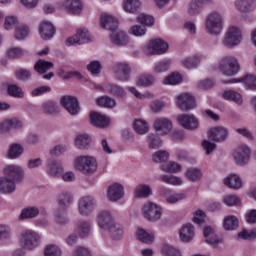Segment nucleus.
<instances>
[{"label": "nucleus", "mask_w": 256, "mask_h": 256, "mask_svg": "<svg viewBox=\"0 0 256 256\" xmlns=\"http://www.w3.org/2000/svg\"><path fill=\"white\" fill-rule=\"evenodd\" d=\"M64 7L71 15H80L83 11V4L81 0H66Z\"/></svg>", "instance_id": "393cba45"}, {"label": "nucleus", "mask_w": 256, "mask_h": 256, "mask_svg": "<svg viewBox=\"0 0 256 256\" xmlns=\"http://www.w3.org/2000/svg\"><path fill=\"white\" fill-rule=\"evenodd\" d=\"M183 81V77L179 73H172L164 80V85H179Z\"/></svg>", "instance_id": "680f3d73"}, {"label": "nucleus", "mask_w": 256, "mask_h": 256, "mask_svg": "<svg viewBox=\"0 0 256 256\" xmlns=\"http://www.w3.org/2000/svg\"><path fill=\"white\" fill-rule=\"evenodd\" d=\"M97 104L100 107H106V109H115V107H117V101L109 96H102L98 98Z\"/></svg>", "instance_id": "c03bdc74"}, {"label": "nucleus", "mask_w": 256, "mask_h": 256, "mask_svg": "<svg viewBox=\"0 0 256 256\" xmlns=\"http://www.w3.org/2000/svg\"><path fill=\"white\" fill-rule=\"evenodd\" d=\"M155 83V76L151 74H142L139 76L136 85L138 87H151Z\"/></svg>", "instance_id": "a19ab883"}, {"label": "nucleus", "mask_w": 256, "mask_h": 256, "mask_svg": "<svg viewBox=\"0 0 256 256\" xmlns=\"http://www.w3.org/2000/svg\"><path fill=\"white\" fill-rule=\"evenodd\" d=\"M203 235L206 243L211 247H217L221 243V238L215 233V229L211 226H206L203 230Z\"/></svg>", "instance_id": "412c9836"}, {"label": "nucleus", "mask_w": 256, "mask_h": 256, "mask_svg": "<svg viewBox=\"0 0 256 256\" xmlns=\"http://www.w3.org/2000/svg\"><path fill=\"white\" fill-rule=\"evenodd\" d=\"M108 231L112 237V239H121L123 237V226L121 224H115L108 228Z\"/></svg>", "instance_id": "13d9d810"}, {"label": "nucleus", "mask_w": 256, "mask_h": 256, "mask_svg": "<svg viewBox=\"0 0 256 256\" xmlns=\"http://www.w3.org/2000/svg\"><path fill=\"white\" fill-rule=\"evenodd\" d=\"M223 98L226 99V101H234V103H237L238 105H241L243 103V98L241 97V94L233 91V90H226L223 92Z\"/></svg>", "instance_id": "de8ad7c7"}, {"label": "nucleus", "mask_w": 256, "mask_h": 256, "mask_svg": "<svg viewBox=\"0 0 256 256\" xmlns=\"http://www.w3.org/2000/svg\"><path fill=\"white\" fill-rule=\"evenodd\" d=\"M42 107L44 113H47L48 115H55V113H59V105L53 101L45 102Z\"/></svg>", "instance_id": "4d7b16f0"}, {"label": "nucleus", "mask_w": 256, "mask_h": 256, "mask_svg": "<svg viewBox=\"0 0 256 256\" xmlns=\"http://www.w3.org/2000/svg\"><path fill=\"white\" fill-rule=\"evenodd\" d=\"M73 203V194L71 192H61L58 195V207L60 209H67Z\"/></svg>", "instance_id": "72a5a7b5"}, {"label": "nucleus", "mask_w": 256, "mask_h": 256, "mask_svg": "<svg viewBox=\"0 0 256 256\" xmlns=\"http://www.w3.org/2000/svg\"><path fill=\"white\" fill-rule=\"evenodd\" d=\"M152 161H154V163H165L166 161H169V152L165 150L155 152L152 155Z\"/></svg>", "instance_id": "6e6d98bb"}, {"label": "nucleus", "mask_w": 256, "mask_h": 256, "mask_svg": "<svg viewBox=\"0 0 256 256\" xmlns=\"http://www.w3.org/2000/svg\"><path fill=\"white\" fill-rule=\"evenodd\" d=\"M37 215H39V208H37L35 206H31V207L24 208L21 211L19 219L21 221H23L25 219H35V217H37Z\"/></svg>", "instance_id": "4c0bfd02"}, {"label": "nucleus", "mask_w": 256, "mask_h": 256, "mask_svg": "<svg viewBox=\"0 0 256 256\" xmlns=\"http://www.w3.org/2000/svg\"><path fill=\"white\" fill-rule=\"evenodd\" d=\"M224 185L230 189H241L243 181L237 174H230L224 179Z\"/></svg>", "instance_id": "c756f323"}, {"label": "nucleus", "mask_w": 256, "mask_h": 256, "mask_svg": "<svg viewBox=\"0 0 256 256\" xmlns=\"http://www.w3.org/2000/svg\"><path fill=\"white\" fill-rule=\"evenodd\" d=\"M199 63H200V59H199V56L197 55L185 58L182 61V65L183 67H186V69H193V67H197Z\"/></svg>", "instance_id": "052dcab7"}, {"label": "nucleus", "mask_w": 256, "mask_h": 256, "mask_svg": "<svg viewBox=\"0 0 256 256\" xmlns=\"http://www.w3.org/2000/svg\"><path fill=\"white\" fill-rule=\"evenodd\" d=\"M20 127H22V124L17 118L4 120L0 123V133H6L9 129H20Z\"/></svg>", "instance_id": "7c9ffc66"}, {"label": "nucleus", "mask_w": 256, "mask_h": 256, "mask_svg": "<svg viewBox=\"0 0 256 256\" xmlns=\"http://www.w3.org/2000/svg\"><path fill=\"white\" fill-rule=\"evenodd\" d=\"M162 171L165 173H179L181 171V165L175 162H169L161 165Z\"/></svg>", "instance_id": "bf43d9fd"}, {"label": "nucleus", "mask_w": 256, "mask_h": 256, "mask_svg": "<svg viewBox=\"0 0 256 256\" xmlns=\"http://www.w3.org/2000/svg\"><path fill=\"white\" fill-rule=\"evenodd\" d=\"M224 21L225 18L223 17V14L217 11L209 13L205 19L206 33H208V35H214L215 37H217V35H221Z\"/></svg>", "instance_id": "f257e3e1"}, {"label": "nucleus", "mask_w": 256, "mask_h": 256, "mask_svg": "<svg viewBox=\"0 0 256 256\" xmlns=\"http://www.w3.org/2000/svg\"><path fill=\"white\" fill-rule=\"evenodd\" d=\"M151 186L140 184L135 189V197L138 199H145L151 195Z\"/></svg>", "instance_id": "37998d69"}, {"label": "nucleus", "mask_w": 256, "mask_h": 256, "mask_svg": "<svg viewBox=\"0 0 256 256\" xmlns=\"http://www.w3.org/2000/svg\"><path fill=\"white\" fill-rule=\"evenodd\" d=\"M241 81L244 83V85L248 89H252L253 91H255V89H256V75H254V74H247L244 78H242L240 80L231 79L230 81L225 82V83H239Z\"/></svg>", "instance_id": "473e14b6"}, {"label": "nucleus", "mask_w": 256, "mask_h": 256, "mask_svg": "<svg viewBox=\"0 0 256 256\" xmlns=\"http://www.w3.org/2000/svg\"><path fill=\"white\" fill-rule=\"evenodd\" d=\"M254 6V0H237L235 2V7L240 13H247L249 11H253Z\"/></svg>", "instance_id": "f704fd0d"}, {"label": "nucleus", "mask_w": 256, "mask_h": 256, "mask_svg": "<svg viewBox=\"0 0 256 256\" xmlns=\"http://www.w3.org/2000/svg\"><path fill=\"white\" fill-rule=\"evenodd\" d=\"M101 27L107 29L108 31H115L119 29V20L110 14H102L100 18Z\"/></svg>", "instance_id": "6ab92c4d"}, {"label": "nucleus", "mask_w": 256, "mask_h": 256, "mask_svg": "<svg viewBox=\"0 0 256 256\" xmlns=\"http://www.w3.org/2000/svg\"><path fill=\"white\" fill-rule=\"evenodd\" d=\"M110 41L111 43H113V45H117L118 47H121L129 43V38L127 37V34H125V32L117 28L111 32Z\"/></svg>", "instance_id": "5701e85b"}, {"label": "nucleus", "mask_w": 256, "mask_h": 256, "mask_svg": "<svg viewBox=\"0 0 256 256\" xmlns=\"http://www.w3.org/2000/svg\"><path fill=\"white\" fill-rule=\"evenodd\" d=\"M125 195V191L121 184H113L107 190V197L109 201H119Z\"/></svg>", "instance_id": "b1692460"}, {"label": "nucleus", "mask_w": 256, "mask_h": 256, "mask_svg": "<svg viewBox=\"0 0 256 256\" xmlns=\"http://www.w3.org/2000/svg\"><path fill=\"white\" fill-rule=\"evenodd\" d=\"M203 9V2L199 0H192L187 7L188 15H199Z\"/></svg>", "instance_id": "79ce46f5"}, {"label": "nucleus", "mask_w": 256, "mask_h": 256, "mask_svg": "<svg viewBox=\"0 0 256 256\" xmlns=\"http://www.w3.org/2000/svg\"><path fill=\"white\" fill-rule=\"evenodd\" d=\"M4 177L6 179L14 181L15 183H19L23 181V168H21V166L18 165H8L4 168Z\"/></svg>", "instance_id": "9b49d317"}, {"label": "nucleus", "mask_w": 256, "mask_h": 256, "mask_svg": "<svg viewBox=\"0 0 256 256\" xmlns=\"http://www.w3.org/2000/svg\"><path fill=\"white\" fill-rule=\"evenodd\" d=\"M208 136L209 139L215 143H223L227 141V137H229V130L223 126H216L209 130Z\"/></svg>", "instance_id": "f8f14e48"}, {"label": "nucleus", "mask_w": 256, "mask_h": 256, "mask_svg": "<svg viewBox=\"0 0 256 256\" xmlns=\"http://www.w3.org/2000/svg\"><path fill=\"white\" fill-rule=\"evenodd\" d=\"M238 239L249 240L256 238V229L253 230H242L237 235Z\"/></svg>", "instance_id": "338daca9"}, {"label": "nucleus", "mask_w": 256, "mask_h": 256, "mask_svg": "<svg viewBox=\"0 0 256 256\" xmlns=\"http://www.w3.org/2000/svg\"><path fill=\"white\" fill-rule=\"evenodd\" d=\"M136 237L138 241H141V243H145L146 245H151V243L155 241V235L153 234V232H147L143 228L137 229Z\"/></svg>", "instance_id": "c85d7f7f"}, {"label": "nucleus", "mask_w": 256, "mask_h": 256, "mask_svg": "<svg viewBox=\"0 0 256 256\" xmlns=\"http://www.w3.org/2000/svg\"><path fill=\"white\" fill-rule=\"evenodd\" d=\"M23 155V146L21 144H12L8 152L9 159H17Z\"/></svg>", "instance_id": "8fccbe9b"}, {"label": "nucleus", "mask_w": 256, "mask_h": 256, "mask_svg": "<svg viewBox=\"0 0 256 256\" xmlns=\"http://www.w3.org/2000/svg\"><path fill=\"white\" fill-rule=\"evenodd\" d=\"M60 103L70 115H77L79 113V101L73 96H63Z\"/></svg>", "instance_id": "2eb2a0df"}, {"label": "nucleus", "mask_w": 256, "mask_h": 256, "mask_svg": "<svg viewBox=\"0 0 256 256\" xmlns=\"http://www.w3.org/2000/svg\"><path fill=\"white\" fill-rule=\"evenodd\" d=\"M91 41V35L86 29H78L75 36L68 38L65 43L68 47L71 45H85Z\"/></svg>", "instance_id": "6e6552de"}, {"label": "nucleus", "mask_w": 256, "mask_h": 256, "mask_svg": "<svg viewBox=\"0 0 256 256\" xmlns=\"http://www.w3.org/2000/svg\"><path fill=\"white\" fill-rule=\"evenodd\" d=\"M160 181H162V183H167L168 185H183V180L174 175H162L160 176Z\"/></svg>", "instance_id": "864d4df0"}, {"label": "nucleus", "mask_w": 256, "mask_h": 256, "mask_svg": "<svg viewBox=\"0 0 256 256\" xmlns=\"http://www.w3.org/2000/svg\"><path fill=\"white\" fill-rule=\"evenodd\" d=\"M195 236V228L191 224H186L180 229L179 231V237L181 241H184L185 243H189Z\"/></svg>", "instance_id": "bb28decb"}, {"label": "nucleus", "mask_w": 256, "mask_h": 256, "mask_svg": "<svg viewBox=\"0 0 256 256\" xmlns=\"http://www.w3.org/2000/svg\"><path fill=\"white\" fill-rule=\"evenodd\" d=\"M223 98L226 99V101H234V103H237L238 105H241L243 103V98L241 97V94L233 91V90H226L223 92Z\"/></svg>", "instance_id": "49530a36"}, {"label": "nucleus", "mask_w": 256, "mask_h": 256, "mask_svg": "<svg viewBox=\"0 0 256 256\" xmlns=\"http://www.w3.org/2000/svg\"><path fill=\"white\" fill-rule=\"evenodd\" d=\"M17 182L9 179V178H0V193H6L7 195H11V193H15V184Z\"/></svg>", "instance_id": "cd10ccee"}, {"label": "nucleus", "mask_w": 256, "mask_h": 256, "mask_svg": "<svg viewBox=\"0 0 256 256\" xmlns=\"http://www.w3.org/2000/svg\"><path fill=\"white\" fill-rule=\"evenodd\" d=\"M176 105L181 111H191L195 109V98L189 93H182L177 96Z\"/></svg>", "instance_id": "ddd939ff"}, {"label": "nucleus", "mask_w": 256, "mask_h": 256, "mask_svg": "<svg viewBox=\"0 0 256 256\" xmlns=\"http://www.w3.org/2000/svg\"><path fill=\"white\" fill-rule=\"evenodd\" d=\"M114 73L119 81H129L131 66L127 63H118L114 66Z\"/></svg>", "instance_id": "f3484780"}, {"label": "nucleus", "mask_w": 256, "mask_h": 256, "mask_svg": "<svg viewBox=\"0 0 256 256\" xmlns=\"http://www.w3.org/2000/svg\"><path fill=\"white\" fill-rule=\"evenodd\" d=\"M177 122L188 131L199 129V120L193 114H181L178 116Z\"/></svg>", "instance_id": "0eeeda50"}, {"label": "nucleus", "mask_w": 256, "mask_h": 256, "mask_svg": "<svg viewBox=\"0 0 256 256\" xmlns=\"http://www.w3.org/2000/svg\"><path fill=\"white\" fill-rule=\"evenodd\" d=\"M223 227L226 231H235L239 227V219L233 215L227 216L224 218Z\"/></svg>", "instance_id": "ea45409f"}, {"label": "nucleus", "mask_w": 256, "mask_h": 256, "mask_svg": "<svg viewBox=\"0 0 256 256\" xmlns=\"http://www.w3.org/2000/svg\"><path fill=\"white\" fill-rule=\"evenodd\" d=\"M223 203L226 204L227 207H235L241 205V199L236 195H228L223 198Z\"/></svg>", "instance_id": "e2e57ef3"}, {"label": "nucleus", "mask_w": 256, "mask_h": 256, "mask_svg": "<svg viewBox=\"0 0 256 256\" xmlns=\"http://www.w3.org/2000/svg\"><path fill=\"white\" fill-rule=\"evenodd\" d=\"M218 69L223 75L234 77L241 70V65L235 56L227 55L220 59Z\"/></svg>", "instance_id": "7ed1b4c3"}, {"label": "nucleus", "mask_w": 256, "mask_h": 256, "mask_svg": "<svg viewBox=\"0 0 256 256\" xmlns=\"http://www.w3.org/2000/svg\"><path fill=\"white\" fill-rule=\"evenodd\" d=\"M108 92L111 93V95H114V97H118L120 99H123L126 95L125 90L117 84L108 85Z\"/></svg>", "instance_id": "603ef678"}, {"label": "nucleus", "mask_w": 256, "mask_h": 256, "mask_svg": "<svg viewBox=\"0 0 256 256\" xmlns=\"http://www.w3.org/2000/svg\"><path fill=\"white\" fill-rule=\"evenodd\" d=\"M167 49H169L167 42L161 39H155L148 43L146 53L148 55H163V53H167Z\"/></svg>", "instance_id": "1a4fd4ad"}, {"label": "nucleus", "mask_w": 256, "mask_h": 256, "mask_svg": "<svg viewBox=\"0 0 256 256\" xmlns=\"http://www.w3.org/2000/svg\"><path fill=\"white\" fill-rule=\"evenodd\" d=\"M114 224L115 221L113 220V215H111V212L104 210L98 214V225L101 227V229L109 230Z\"/></svg>", "instance_id": "aec40b11"}, {"label": "nucleus", "mask_w": 256, "mask_h": 256, "mask_svg": "<svg viewBox=\"0 0 256 256\" xmlns=\"http://www.w3.org/2000/svg\"><path fill=\"white\" fill-rule=\"evenodd\" d=\"M148 147L149 149H159V147H163V141L156 134H150L148 136Z\"/></svg>", "instance_id": "5fc2aeb1"}, {"label": "nucleus", "mask_w": 256, "mask_h": 256, "mask_svg": "<svg viewBox=\"0 0 256 256\" xmlns=\"http://www.w3.org/2000/svg\"><path fill=\"white\" fill-rule=\"evenodd\" d=\"M109 119L107 116L100 114L99 112H92L90 114V123L94 127H99L100 129H105L109 127Z\"/></svg>", "instance_id": "4be33fe9"}, {"label": "nucleus", "mask_w": 256, "mask_h": 256, "mask_svg": "<svg viewBox=\"0 0 256 256\" xmlns=\"http://www.w3.org/2000/svg\"><path fill=\"white\" fill-rule=\"evenodd\" d=\"M40 241L41 237L33 230H26L21 234L20 243L24 249H35Z\"/></svg>", "instance_id": "39448f33"}, {"label": "nucleus", "mask_w": 256, "mask_h": 256, "mask_svg": "<svg viewBox=\"0 0 256 256\" xmlns=\"http://www.w3.org/2000/svg\"><path fill=\"white\" fill-rule=\"evenodd\" d=\"M44 255L45 256H59V255H61V250L59 249V247H57V245L50 244L46 247Z\"/></svg>", "instance_id": "774afa93"}, {"label": "nucleus", "mask_w": 256, "mask_h": 256, "mask_svg": "<svg viewBox=\"0 0 256 256\" xmlns=\"http://www.w3.org/2000/svg\"><path fill=\"white\" fill-rule=\"evenodd\" d=\"M241 39H243L241 30L237 27H231L228 29L222 43L224 47H235L241 43Z\"/></svg>", "instance_id": "423d86ee"}, {"label": "nucleus", "mask_w": 256, "mask_h": 256, "mask_svg": "<svg viewBox=\"0 0 256 256\" xmlns=\"http://www.w3.org/2000/svg\"><path fill=\"white\" fill-rule=\"evenodd\" d=\"M74 168L83 175H93L97 171V160L90 155L78 156L75 159Z\"/></svg>", "instance_id": "f03ea898"}, {"label": "nucleus", "mask_w": 256, "mask_h": 256, "mask_svg": "<svg viewBox=\"0 0 256 256\" xmlns=\"http://www.w3.org/2000/svg\"><path fill=\"white\" fill-rule=\"evenodd\" d=\"M233 157L237 165H245L251 157V150L247 145H241L235 149Z\"/></svg>", "instance_id": "4468645a"}, {"label": "nucleus", "mask_w": 256, "mask_h": 256, "mask_svg": "<svg viewBox=\"0 0 256 256\" xmlns=\"http://www.w3.org/2000/svg\"><path fill=\"white\" fill-rule=\"evenodd\" d=\"M55 221L58 225H66L69 223V218H67V208H57L54 212Z\"/></svg>", "instance_id": "58836bf2"}, {"label": "nucleus", "mask_w": 256, "mask_h": 256, "mask_svg": "<svg viewBox=\"0 0 256 256\" xmlns=\"http://www.w3.org/2000/svg\"><path fill=\"white\" fill-rule=\"evenodd\" d=\"M47 169L51 177H59V175L63 173V167L61 166V162H59V160H48Z\"/></svg>", "instance_id": "2f4dec72"}, {"label": "nucleus", "mask_w": 256, "mask_h": 256, "mask_svg": "<svg viewBox=\"0 0 256 256\" xmlns=\"http://www.w3.org/2000/svg\"><path fill=\"white\" fill-rule=\"evenodd\" d=\"M75 147L80 151H85L91 147V136L89 134H79L75 138Z\"/></svg>", "instance_id": "a878e982"}, {"label": "nucleus", "mask_w": 256, "mask_h": 256, "mask_svg": "<svg viewBox=\"0 0 256 256\" xmlns=\"http://www.w3.org/2000/svg\"><path fill=\"white\" fill-rule=\"evenodd\" d=\"M77 233L80 237H87L91 233V224L87 221L78 223Z\"/></svg>", "instance_id": "3c124183"}, {"label": "nucleus", "mask_w": 256, "mask_h": 256, "mask_svg": "<svg viewBox=\"0 0 256 256\" xmlns=\"http://www.w3.org/2000/svg\"><path fill=\"white\" fill-rule=\"evenodd\" d=\"M153 127L157 133L167 135L173 129V123L167 118H157L153 123Z\"/></svg>", "instance_id": "dca6fc26"}, {"label": "nucleus", "mask_w": 256, "mask_h": 256, "mask_svg": "<svg viewBox=\"0 0 256 256\" xmlns=\"http://www.w3.org/2000/svg\"><path fill=\"white\" fill-rule=\"evenodd\" d=\"M95 210V199L91 196H84L78 201V211L80 215L87 217V215H91Z\"/></svg>", "instance_id": "9d476101"}, {"label": "nucleus", "mask_w": 256, "mask_h": 256, "mask_svg": "<svg viewBox=\"0 0 256 256\" xmlns=\"http://www.w3.org/2000/svg\"><path fill=\"white\" fill-rule=\"evenodd\" d=\"M141 8V2L139 0H124L123 9L127 13H135Z\"/></svg>", "instance_id": "a18cd8bd"}, {"label": "nucleus", "mask_w": 256, "mask_h": 256, "mask_svg": "<svg viewBox=\"0 0 256 256\" xmlns=\"http://www.w3.org/2000/svg\"><path fill=\"white\" fill-rule=\"evenodd\" d=\"M39 33L44 41H49V39H53L55 35V26L49 21H43L40 24Z\"/></svg>", "instance_id": "a211bd4d"}, {"label": "nucleus", "mask_w": 256, "mask_h": 256, "mask_svg": "<svg viewBox=\"0 0 256 256\" xmlns=\"http://www.w3.org/2000/svg\"><path fill=\"white\" fill-rule=\"evenodd\" d=\"M29 35V28L25 25H20L16 28V32L14 34L15 39L21 41V39H25Z\"/></svg>", "instance_id": "0e129e2a"}, {"label": "nucleus", "mask_w": 256, "mask_h": 256, "mask_svg": "<svg viewBox=\"0 0 256 256\" xmlns=\"http://www.w3.org/2000/svg\"><path fill=\"white\" fill-rule=\"evenodd\" d=\"M7 91L11 97H23V90L17 84L8 85Z\"/></svg>", "instance_id": "69168bd1"}, {"label": "nucleus", "mask_w": 256, "mask_h": 256, "mask_svg": "<svg viewBox=\"0 0 256 256\" xmlns=\"http://www.w3.org/2000/svg\"><path fill=\"white\" fill-rule=\"evenodd\" d=\"M133 129L138 135H146L149 133V124L143 119H136L133 122Z\"/></svg>", "instance_id": "c9c22d12"}, {"label": "nucleus", "mask_w": 256, "mask_h": 256, "mask_svg": "<svg viewBox=\"0 0 256 256\" xmlns=\"http://www.w3.org/2000/svg\"><path fill=\"white\" fill-rule=\"evenodd\" d=\"M142 213L147 221L155 223L156 221H159V219H161L163 210L157 204L153 202H147L142 207Z\"/></svg>", "instance_id": "20e7f679"}, {"label": "nucleus", "mask_w": 256, "mask_h": 256, "mask_svg": "<svg viewBox=\"0 0 256 256\" xmlns=\"http://www.w3.org/2000/svg\"><path fill=\"white\" fill-rule=\"evenodd\" d=\"M54 65L52 62L45 60H38L34 65V71L36 73H40V75H45L49 69H53Z\"/></svg>", "instance_id": "e433bc0d"}, {"label": "nucleus", "mask_w": 256, "mask_h": 256, "mask_svg": "<svg viewBox=\"0 0 256 256\" xmlns=\"http://www.w3.org/2000/svg\"><path fill=\"white\" fill-rule=\"evenodd\" d=\"M185 175L187 180L192 182L199 181L201 180V177H203L201 170H199L198 168L187 169Z\"/></svg>", "instance_id": "09e8293b"}]
</instances>
